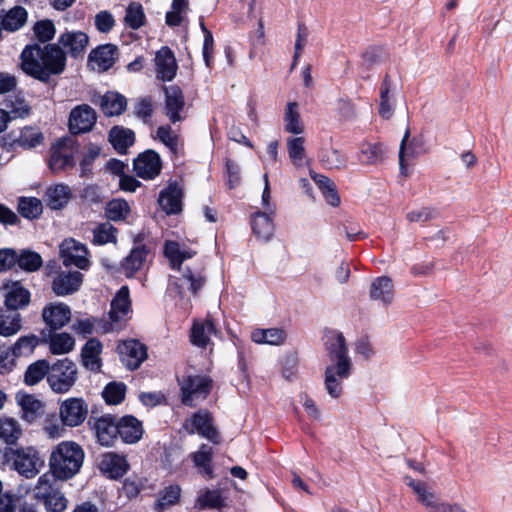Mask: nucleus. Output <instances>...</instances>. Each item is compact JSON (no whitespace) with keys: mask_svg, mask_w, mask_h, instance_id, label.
<instances>
[{"mask_svg":"<svg viewBox=\"0 0 512 512\" xmlns=\"http://www.w3.org/2000/svg\"><path fill=\"white\" fill-rule=\"evenodd\" d=\"M21 70L47 82L52 75L61 74L66 67V52L57 44H29L20 54Z\"/></svg>","mask_w":512,"mask_h":512,"instance_id":"1","label":"nucleus"},{"mask_svg":"<svg viewBox=\"0 0 512 512\" xmlns=\"http://www.w3.org/2000/svg\"><path fill=\"white\" fill-rule=\"evenodd\" d=\"M164 254L169 259L171 267L181 272L180 284H177V287L182 289L186 285L191 293L196 295L206 283L204 269L200 266L182 267L183 261L192 258L195 252L183 249L176 241L168 240L164 244Z\"/></svg>","mask_w":512,"mask_h":512,"instance_id":"2","label":"nucleus"},{"mask_svg":"<svg viewBox=\"0 0 512 512\" xmlns=\"http://www.w3.org/2000/svg\"><path fill=\"white\" fill-rule=\"evenodd\" d=\"M84 451L74 442H61L51 452L50 473L58 480L73 478L82 467Z\"/></svg>","mask_w":512,"mask_h":512,"instance_id":"3","label":"nucleus"},{"mask_svg":"<svg viewBox=\"0 0 512 512\" xmlns=\"http://www.w3.org/2000/svg\"><path fill=\"white\" fill-rule=\"evenodd\" d=\"M4 463L21 476L32 479L45 465L44 458L33 446L7 447L3 453Z\"/></svg>","mask_w":512,"mask_h":512,"instance_id":"4","label":"nucleus"},{"mask_svg":"<svg viewBox=\"0 0 512 512\" xmlns=\"http://www.w3.org/2000/svg\"><path fill=\"white\" fill-rule=\"evenodd\" d=\"M77 380L76 364L64 358L54 363L47 377L51 389L56 393H66Z\"/></svg>","mask_w":512,"mask_h":512,"instance_id":"5","label":"nucleus"},{"mask_svg":"<svg viewBox=\"0 0 512 512\" xmlns=\"http://www.w3.org/2000/svg\"><path fill=\"white\" fill-rule=\"evenodd\" d=\"M213 380L205 375H187L180 381L182 403L195 406L196 402L203 401L209 395Z\"/></svg>","mask_w":512,"mask_h":512,"instance_id":"6","label":"nucleus"},{"mask_svg":"<svg viewBox=\"0 0 512 512\" xmlns=\"http://www.w3.org/2000/svg\"><path fill=\"white\" fill-rule=\"evenodd\" d=\"M75 141L70 138L59 139L50 148L49 168L53 173H59L75 165Z\"/></svg>","mask_w":512,"mask_h":512,"instance_id":"7","label":"nucleus"},{"mask_svg":"<svg viewBox=\"0 0 512 512\" xmlns=\"http://www.w3.org/2000/svg\"><path fill=\"white\" fill-rule=\"evenodd\" d=\"M87 415L88 404L82 398H68L60 405L59 416L64 426H79L85 421Z\"/></svg>","mask_w":512,"mask_h":512,"instance_id":"8","label":"nucleus"},{"mask_svg":"<svg viewBox=\"0 0 512 512\" xmlns=\"http://www.w3.org/2000/svg\"><path fill=\"white\" fill-rule=\"evenodd\" d=\"M60 256L66 267L76 266L79 269L86 270L90 266L86 246L72 238L65 239L61 243Z\"/></svg>","mask_w":512,"mask_h":512,"instance_id":"9","label":"nucleus"},{"mask_svg":"<svg viewBox=\"0 0 512 512\" xmlns=\"http://www.w3.org/2000/svg\"><path fill=\"white\" fill-rule=\"evenodd\" d=\"M96 121V111L88 104H81L70 112L69 130L74 135L87 133L93 129Z\"/></svg>","mask_w":512,"mask_h":512,"instance_id":"10","label":"nucleus"},{"mask_svg":"<svg viewBox=\"0 0 512 512\" xmlns=\"http://www.w3.org/2000/svg\"><path fill=\"white\" fill-rule=\"evenodd\" d=\"M325 348L331 361L330 365L347 364L352 366V361L348 356V348L345 337L337 331H330L325 336Z\"/></svg>","mask_w":512,"mask_h":512,"instance_id":"11","label":"nucleus"},{"mask_svg":"<svg viewBox=\"0 0 512 512\" xmlns=\"http://www.w3.org/2000/svg\"><path fill=\"white\" fill-rule=\"evenodd\" d=\"M351 368L352 366H347V364L326 367L324 386L330 397L339 398L342 395V382L351 375Z\"/></svg>","mask_w":512,"mask_h":512,"instance_id":"12","label":"nucleus"},{"mask_svg":"<svg viewBox=\"0 0 512 512\" xmlns=\"http://www.w3.org/2000/svg\"><path fill=\"white\" fill-rule=\"evenodd\" d=\"M118 351L121 362L130 370L137 369L147 358L146 347L133 339L119 344Z\"/></svg>","mask_w":512,"mask_h":512,"instance_id":"13","label":"nucleus"},{"mask_svg":"<svg viewBox=\"0 0 512 512\" xmlns=\"http://www.w3.org/2000/svg\"><path fill=\"white\" fill-rule=\"evenodd\" d=\"M165 93V114L172 123L182 121L185 99L182 90L176 85L163 86Z\"/></svg>","mask_w":512,"mask_h":512,"instance_id":"14","label":"nucleus"},{"mask_svg":"<svg viewBox=\"0 0 512 512\" xmlns=\"http://www.w3.org/2000/svg\"><path fill=\"white\" fill-rule=\"evenodd\" d=\"M133 166L137 176L143 179H153L160 174L162 163L155 151L147 150L134 160Z\"/></svg>","mask_w":512,"mask_h":512,"instance_id":"15","label":"nucleus"},{"mask_svg":"<svg viewBox=\"0 0 512 512\" xmlns=\"http://www.w3.org/2000/svg\"><path fill=\"white\" fill-rule=\"evenodd\" d=\"M195 432L214 444L220 442L219 433L213 425L212 414L206 410H199L192 416L189 433Z\"/></svg>","mask_w":512,"mask_h":512,"instance_id":"16","label":"nucleus"},{"mask_svg":"<svg viewBox=\"0 0 512 512\" xmlns=\"http://www.w3.org/2000/svg\"><path fill=\"white\" fill-rule=\"evenodd\" d=\"M119 422L111 415L97 418L93 424V430L98 442L102 446H112L119 436Z\"/></svg>","mask_w":512,"mask_h":512,"instance_id":"17","label":"nucleus"},{"mask_svg":"<svg viewBox=\"0 0 512 512\" xmlns=\"http://www.w3.org/2000/svg\"><path fill=\"white\" fill-rule=\"evenodd\" d=\"M154 62L157 79L171 81L175 78L178 65L174 53L168 47H162L157 51Z\"/></svg>","mask_w":512,"mask_h":512,"instance_id":"18","label":"nucleus"},{"mask_svg":"<svg viewBox=\"0 0 512 512\" xmlns=\"http://www.w3.org/2000/svg\"><path fill=\"white\" fill-rule=\"evenodd\" d=\"M42 318L51 330H58L70 321L71 310L63 303H53L44 307Z\"/></svg>","mask_w":512,"mask_h":512,"instance_id":"19","label":"nucleus"},{"mask_svg":"<svg viewBox=\"0 0 512 512\" xmlns=\"http://www.w3.org/2000/svg\"><path fill=\"white\" fill-rule=\"evenodd\" d=\"M3 140L11 147L19 146L23 149H32L41 144L43 134L37 128L24 127L18 136L15 135V132H11Z\"/></svg>","mask_w":512,"mask_h":512,"instance_id":"20","label":"nucleus"},{"mask_svg":"<svg viewBox=\"0 0 512 512\" xmlns=\"http://www.w3.org/2000/svg\"><path fill=\"white\" fill-rule=\"evenodd\" d=\"M83 281V274L79 271L61 272L54 278L52 290L57 296H66L76 292Z\"/></svg>","mask_w":512,"mask_h":512,"instance_id":"21","label":"nucleus"},{"mask_svg":"<svg viewBox=\"0 0 512 512\" xmlns=\"http://www.w3.org/2000/svg\"><path fill=\"white\" fill-rule=\"evenodd\" d=\"M183 193L176 184L169 185L159 194L158 203L166 214H178L182 210Z\"/></svg>","mask_w":512,"mask_h":512,"instance_id":"22","label":"nucleus"},{"mask_svg":"<svg viewBox=\"0 0 512 512\" xmlns=\"http://www.w3.org/2000/svg\"><path fill=\"white\" fill-rule=\"evenodd\" d=\"M99 467L110 478L118 479L127 472L129 465L124 456L108 452L102 456Z\"/></svg>","mask_w":512,"mask_h":512,"instance_id":"23","label":"nucleus"},{"mask_svg":"<svg viewBox=\"0 0 512 512\" xmlns=\"http://www.w3.org/2000/svg\"><path fill=\"white\" fill-rule=\"evenodd\" d=\"M370 298L380 301L383 305H389L394 298V285L388 276H381L373 280L369 291Z\"/></svg>","mask_w":512,"mask_h":512,"instance_id":"24","label":"nucleus"},{"mask_svg":"<svg viewBox=\"0 0 512 512\" xmlns=\"http://www.w3.org/2000/svg\"><path fill=\"white\" fill-rule=\"evenodd\" d=\"M119 437L124 443L134 444L143 435L142 423L134 416H124L119 420Z\"/></svg>","mask_w":512,"mask_h":512,"instance_id":"25","label":"nucleus"},{"mask_svg":"<svg viewBox=\"0 0 512 512\" xmlns=\"http://www.w3.org/2000/svg\"><path fill=\"white\" fill-rule=\"evenodd\" d=\"M116 53V46L111 44L103 45L90 53L89 61L93 69L106 71L113 66Z\"/></svg>","mask_w":512,"mask_h":512,"instance_id":"26","label":"nucleus"},{"mask_svg":"<svg viewBox=\"0 0 512 512\" xmlns=\"http://www.w3.org/2000/svg\"><path fill=\"white\" fill-rule=\"evenodd\" d=\"M148 252L145 245H139L130 251L121 263L122 271L126 277L131 278L142 269Z\"/></svg>","mask_w":512,"mask_h":512,"instance_id":"27","label":"nucleus"},{"mask_svg":"<svg viewBox=\"0 0 512 512\" xmlns=\"http://www.w3.org/2000/svg\"><path fill=\"white\" fill-rule=\"evenodd\" d=\"M131 309L129 288L122 286L111 302L110 319L114 322L123 320Z\"/></svg>","mask_w":512,"mask_h":512,"instance_id":"28","label":"nucleus"},{"mask_svg":"<svg viewBox=\"0 0 512 512\" xmlns=\"http://www.w3.org/2000/svg\"><path fill=\"white\" fill-rule=\"evenodd\" d=\"M198 473L206 478H213L212 459L213 449L207 444H202L198 451L189 455Z\"/></svg>","mask_w":512,"mask_h":512,"instance_id":"29","label":"nucleus"},{"mask_svg":"<svg viewBox=\"0 0 512 512\" xmlns=\"http://www.w3.org/2000/svg\"><path fill=\"white\" fill-rule=\"evenodd\" d=\"M407 485L417 495V500L429 509V512H434L437 505L441 502L438 501L436 494L430 489V487L422 481L414 480L410 477H406Z\"/></svg>","mask_w":512,"mask_h":512,"instance_id":"30","label":"nucleus"},{"mask_svg":"<svg viewBox=\"0 0 512 512\" xmlns=\"http://www.w3.org/2000/svg\"><path fill=\"white\" fill-rule=\"evenodd\" d=\"M102 344L99 340L89 339L82 348V363L90 371L97 372L101 368L100 353Z\"/></svg>","mask_w":512,"mask_h":512,"instance_id":"31","label":"nucleus"},{"mask_svg":"<svg viewBox=\"0 0 512 512\" xmlns=\"http://www.w3.org/2000/svg\"><path fill=\"white\" fill-rule=\"evenodd\" d=\"M109 141L118 153L125 154L133 145L135 134L131 129L115 126L109 132Z\"/></svg>","mask_w":512,"mask_h":512,"instance_id":"32","label":"nucleus"},{"mask_svg":"<svg viewBox=\"0 0 512 512\" xmlns=\"http://www.w3.org/2000/svg\"><path fill=\"white\" fill-rule=\"evenodd\" d=\"M45 197L49 208L53 210H60L69 202L71 192L68 186L57 184L46 190Z\"/></svg>","mask_w":512,"mask_h":512,"instance_id":"33","label":"nucleus"},{"mask_svg":"<svg viewBox=\"0 0 512 512\" xmlns=\"http://www.w3.org/2000/svg\"><path fill=\"white\" fill-rule=\"evenodd\" d=\"M126 106V98L116 92H107L102 96L100 101L102 112L109 117L122 114V112L126 109Z\"/></svg>","mask_w":512,"mask_h":512,"instance_id":"34","label":"nucleus"},{"mask_svg":"<svg viewBox=\"0 0 512 512\" xmlns=\"http://www.w3.org/2000/svg\"><path fill=\"white\" fill-rule=\"evenodd\" d=\"M271 215L267 212L258 211L252 216V230L258 238L264 241L269 240L274 231Z\"/></svg>","mask_w":512,"mask_h":512,"instance_id":"35","label":"nucleus"},{"mask_svg":"<svg viewBox=\"0 0 512 512\" xmlns=\"http://www.w3.org/2000/svg\"><path fill=\"white\" fill-rule=\"evenodd\" d=\"M284 129L286 132L300 135L304 132V124L298 111V103H287L284 111Z\"/></svg>","mask_w":512,"mask_h":512,"instance_id":"36","label":"nucleus"},{"mask_svg":"<svg viewBox=\"0 0 512 512\" xmlns=\"http://www.w3.org/2000/svg\"><path fill=\"white\" fill-rule=\"evenodd\" d=\"M58 42L71 56L77 57L88 44V34H61Z\"/></svg>","mask_w":512,"mask_h":512,"instance_id":"37","label":"nucleus"},{"mask_svg":"<svg viewBox=\"0 0 512 512\" xmlns=\"http://www.w3.org/2000/svg\"><path fill=\"white\" fill-rule=\"evenodd\" d=\"M311 176L321 190L327 203L333 207H337L340 204V197L337 193L335 183L330 178L321 174L314 173Z\"/></svg>","mask_w":512,"mask_h":512,"instance_id":"38","label":"nucleus"},{"mask_svg":"<svg viewBox=\"0 0 512 512\" xmlns=\"http://www.w3.org/2000/svg\"><path fill=\"white\" fill-rule=\"evenodd\" d=\"M27 20V12L23 7L16 6L1 17V26L7 31H16L22 28Z\"/></svg>","mask_w":512,"mask_h":512,"instance_id":"39","label":"nucleus"},{"mask_svg":"<svg viewBox=\"0 0 512 512\" xmlns=\"http://www.w3.org/2000/svg\"><path fill=\"white\" fill-rule=\"evenodd\" d=\"M124 24L127 28L138 30L146 23L143 6L138 2H130L125 10Z\"/></svg>","mask_w":512,"mask_h":512,"instance_id":"40","label":"nucleus"},{"mask_svg":"<svg viewBox=\"0 0 512 512\" xmlns=\"http://www.w3.org/2000/svg\"><path fill=\"white\" fill-rule=\"evenodd\" d=\"M251 338L258 344L280 345L285 341L286 333L279 328L256 329Z\"/></svg>","mask_w":512,"mask_h":512,"instance_id":"41","label":"nucleus"},{"mask_svg":"<svg viewBox=\"0 0 512 512\" xmlns=\"http://www.w3.org/2000/svg\"><path fill=\"white\" fill-rule=\"evenodd\" d=\"M55 479L52 473L42 474L33 488L34 498L45 504L46 499L59 489L55 486Z\"/></svg>","mask_w":512,"mask_h":512,"instance_id":"42","label":"nucleus"},{"mask_svg":"<svg viewBox=\"0 0 512 512\" xmlns=\"http://www.w3.org/2000/svg\"><path fill=\"white\" fill-rule=\"evenodd\" d=\"M409 136L410 130L406 129L399 147V166L402 175L407 174V164L405 157H416L418 155L419 141L416 138H413L408 142Z\"/></svg>","mask_w":512,"mask_h":512,"instance_id":"43","label":"nucleus"},{"mask_svg":"<svg viewBox=\"0 0 512 512\" xmlns=\"http://www.w3.org/2000/svg\"><path fill=\"white\" fill-rule=\"evenodd\" d=\"M22 435L19 423L9 417L0 418V439L8 445H14Z\"/></svg>","mask_w":512,"mask_h":512,"instance_id":"44","label":"nucleus"},{"mask_svg":"<svg viewBox=\"0 0 512 512\" xmlns=\"http://www.w3.org/2000/svg\"><path fill=\"white\" fill-rule=\"evenodd\" d=\"M92 234V243L95 245L115 244L117 242L118 229L110 222H103L92 230Z\"/></svg>","mask_w":512,"mask_h":512,"instance_id":"45","label":"nucleus"},{"mask_svg":"<svg viewBox=\"0 0 512 512\" xmlns=\"http://www.w3.org/2000/svg\"><path fill=\"white\" fill-rule=\"evenodd\" d=\"M50 368L46 360H38L30 364L24 374V383L29 386L38 384L45 376L48 377Z\"/></svg>","mask_w":512,"mask_h":512,"instance_id":"46","label":"nucleus"},{"mask_svg":"<svg viewBox=\"0 0 512 512\" xmlns=\"http://www.w3.org/2000/svg\"><path fill=\"white\" fill-rule=\"evenodd\" d=\"M215 332V326L211 320L194 323L192 328L191 341L194 345L204 348L207 346L210 336Z\"/></svg>","mask_w":512,"mask_h":512,"instance_id":"47","label":"nucleus"},{"mask_svg":"<svg viewBox=\"0 0 512 512\" xmlns=\"http://www.w3.org/2000/svg\"><path fill=\"white\" fill-rule=\"evenodd\" d=\"M6 112L10 114L11 119L24 118L30 113V106L21 95H10L4 101Z\"/></svg>","mask_w":512,"mask_h":512,"instance_id":"48","label":"nucleus"},{"mask_svg":"<svg viewBox=\"0 0 512 512\" xmlns=\"http://www.w3.org/2000/svg\"><path fill=\"white\" fill-rule=\"evenodd\" d=\"M21 315L17 311L0 314V335L9 337L16 334L22 327Z\"/></svg>","mask_w":512,"mask_h":512,"instance_id":"49","label":"nucleus"},{"mask_svg":"<svg viewBox=\"0 0 512 512\" xmlns=\"http://www.w3.org/2000/svg\"><path fill=\"white\" fill-rule=\"evenodd\" d=\"M290 160L295 166H302L306 158L305 138L302 136L289 137L286 141Z\"/></svg>","mask_w":512,"mask_h":512,"instance_id":"50","label":"nucleus"},{"mask_svg":"<svg viewBox=\"0 0 512 512\" xmlns=\"http://www.w3.org/2000/svg\"><path fill=\"white\" fill-rule=\"evenodd\" d=\"M17 210L24 218L36 219L41 215L43 206L35 197H21L18 200Z\"/></svg>","mask_w":512,"mask_h":512,"instance_id":"51","label":"nucleus"},{"mask_svg":"<svg viewBox=\"0 0 512 512\" xmlns=\"http://www.w3.org/2000/svg\"><path fill=\"white\" fill-rule=\"evenodd\" d=\"M30 301V293L23 287H13L8 291L5 298V304L11 311H17L18 309L26 306Z\"/></svg>","mask_w":512,"mask_h":512,"instance_id":"52","label":"nucleus"},{"mask_svg":"<svg viewBox=\"0 0 512 512\" xmlns=\"http://www.w3.org/2000/svg\"><path fill=\"white\" fill-rule=\"evenodd\" d=\"M75 341L68 333H56L50 336L49 346L52 354H66L73 350Z\"/></svg>","mask_w":512,"mask_h":512,"instance_id":"53","label":"nucleus"},{"mask_svg":"<svg viewBox=\"0 0 512 512\" xmlns=\"http://www.w3.org/2000/svg\"><path fill=\"white\" fill-rule=\"evenodd\" d=\"M320 162L328 169H341L346 166V156L335 148L323 149L320 153Z\"/></svg>","mask_w":512,"mask_h":512,"instance_id":"54","label":"nucleus"},{"mask_svg":"<svg viewBox=\"0 0 512 512\" xmlns=\"http://www.w3.org/2000/svg\"><path fill=\"white\" fill-rule=\"evenodd\" d=\"M16 264L26 272H34L42 267L43 260L40 254L31 250H22L17 253Z\"/></svg>","mask_w":512,"mask_h":512,"instance_id":"55","label":"nucleus"},{"mask_svg":"<svg viewBox=\"0 0 512 512\" xmlns=\"http://www.w3.org/2000/svg\"><path fill=\"white\" fill-rule=\"evenodd\" d=\"M130 213L128 203L123 199H113L105 207V216L112 221H122Z\"/></svg>","mask_w":512,"mask_h":512,"instance_id":"56","label":"nucleus"},{"mask_svg":"<svg viewBox=\"0 0 512 512\" xmlns=\"http://www.w3.org/2000/svg\"><path fill=\"white\" fill-rule=\"evenodd\" d=\"M188 5V0H173L170 10L166 13V23L170 27L180 25L188 12Z\"/></svg>","mask_w":512,"mask_h":512,"instance_id":"57","label":"nucleus"},{"mask_svg":"<svg viewBox=\"0 0 512 512\" xmlns=\"http://www.w3.org/2000/svg\"><path fill=\"white\" fill-rule=\"evenodd\" d=\"M19 404L22 409V417L27 422H33L43 408L42 402L32 395L21 397Z\"/></svg>","mask_w":512,"mask_h":512,"instance_id":"58","label":"nucleus"},{"mask_svg":"<svg viewBox=\"0 0 512 512\" xmlns=\"http://www.w3.org/2000/svg\"><path fill=\"white\" fill-rule=\"evenodd\" d=\"M126 385L122 382H110L102 392V396L108 404L117 405L124 400Z\"/></svg>","mask_w":512,"mask_h":512,"instance_id":"59","label":"nucleus"},{"mask_svg":"<svg viewBox=\"0 0 512 512\" xmlns=\"http://www.w3.org/2000/svg\"><path fill=\"white\" fill-rule=\"evenodd\" d=\"M438 217V211L433 207H418L406 214V219L410 223L424 225Z\"/></svg>","mask_w":512,"mask_h":512,"instance_id":"60","label":"nucleus"},{"mask_svg":"<svg viewBox=\"0 0 512 512\" xmlns=\"http://www.w3.org/2000/svg\"><path fill=\"white\" fill-rule=\"evenodd\" d=\"M391 84L388 76L385 77L380 90L379 115L383 119H390L393 115V106L389 96Z\"/></svg>","mask_w":512,"mask_h":512,"instance_id":"61","label":"nucleus"},{"mask_svg":"<svg viewBox=\"0 0 512 512\" xmlns=\"http://www.w3.org/2000/svg\"><path fill=\"white\" fill-rule=\"evenodd\" d=\"M180 495V487L178 485H170L160 492L157 506L160 510H163L175 505L179 501Z\"/></svg>","mask_w":512,"mask_h":512,"instance_id":"62","label":"nucleus"},{"mask_svg":"<svg viewBox=\"0 0 512 512\" xmlns=\"http://www.w3.org/2000/svg\"><path fill=\"white\" fill-rule=\"evenodd\" d=\"M39 344V339L35 335L22 336L17 342L10 347L13 353L19 357L22 355H30L35 347Z\"/></svg>","mask_w":512,"mask_h":512,"instance_id":"63","label":"nucleus"},{"mask_svg":"<svg viewBox=\"0 0 512 512\" xmlns=\"http://www.w3.org/2000/svg\"><path fill=\"white\" fill-rule=\"evenodd\" d=\"M67 506L68 500L60 489L50 495L44 504L47 512H63L67 509Z\"/></svg>","mask_w":512,"mask_h":512,"instance_id":"64","label":"nucleus"}]
</instances>
